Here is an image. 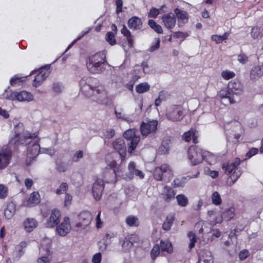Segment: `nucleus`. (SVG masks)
Here are the masks:
<instances>
[{
  "instance_id": "obj_15",
  "label": "nucleus",
  "mask_w": 263,
  "mask_h": 263,
  "mask_svg": "<svg viewBox=\"0 0 263 263\" xmlns=\"http://www.w3.org/2000/svg\"><path fill=\"white\" fill-rule=\"evenodd\" d=\"M61 216V214L59 210L56 209L52 210L47 220V227L53 228L56 226L60 222Z\"/></svg>"
},
{
  "instance_id": "obj_35",
  "label": "nucleus",
  "mask_w": 263,
  "mask_h": 263,
  "mask_svg": "<svg viewBox=\"0 0 263 263\" xmlns=\"http://www.w3.org/2000/svg\"><path fill=\"white\" fill-rule=\"evenodd\" d=\"M251 35L254 39L258 38L263 35V28L261 29V27L258 26L252 27Z\"/></svg>"
},
{
  "instance_id": "obj_37",
  "label": "nucleus",
  "mask_w": 263,
  "mask_h": 263,
  "mask_svg": "<svg viewBox=\"0 0 263 263\" xmlns=\"http://www.w3.org/2000/svg\"><path fill=\"white\" fill-rule=\"evenodd\" d=\"M148 24L151 28L153 29L155 31L158 33H162L163 30L162 27L157 24V23L153 20H149L148 21Z\"/></svg>"
},
{
  "instance_id": "obj_62",
  "label": "nucleus",
  "mask_w": 263,
  "mask_h": 263,
  "mask_svg": "<svg viewBox=\"0 0 263 263\" xmlns=\"http://www.w3.org/2000/svg\"><path fill=\"white\" fill-rule=\"evenodd\" d=\"M258 152V149L257 148H252L247 153V156L250 158L257 154Z\"/></svg>"
},
{
  "instance_id": "obj_30",
  "label": "nucleus",
  "mask_w": 263,
  "mask_h": 263,
  "mask_svg": "<svg viewBox=\"0 0 263 263\" xmlns=\"http://www.w3.org/2000/svg\"><path fill=\"white\" fill-rule=\"evenodd\" d=\"M175 220V216L174 214H171L167 216L165 221L162 225V228L165 231L170 230L172 225Z\"/></svg>"
},
{
  "instance_id": "obj_7",
  "label": "nucleus",
  "mask_w": 263,
  "mask_h": 263,
  "mask_svg": "<svg viewBox=\"0 0 263 263\" xmlns=\"http://www.w3.org/2000/svg\"><path fill=\"white\" fill-rule=\"evenodd\" d=\"M92 219V216L89 211H83L78 215V219L75 228L77 231L84 229L90 224Z\"/></svg>"
},
{
  "instance_id": "obj_16",
  "label": "nucleus",
  "mask_w": 263,
  "mask_h": 263,
  "mask_svg": "<svg viewBox=\"0 0 263 263\" xmlns=\"http://www.w3.org/2000/svg\"><path fill=\"white\" fill-rule=\"evenodd\" d=\"M161 18L165 27L167 28L171 29L175 26L176 18L175 14L172 13L165 14Z\"/></svg>"
},
{
  "instance_id": "obj_53",
  "label": "nucleus",
  "mask_w": 263,
  "mask_h": 263,
  "mask_svg": "<svg viewBox=\"0 0 263 263\" xmlns=\"http://www.w3.org/2000/svg\"><path fill=\"white\" fill-rule=\"evenodd\" d=\"M189 35L187 32H183L181 31H177L174 33V37L176 39L181 38L183 40L185 39Z\"/></svg>"
},
{
  "instance_id": "obj_6",
  "label": "nucleus",
  "mask_w": 263,
  "mask_h": 263,
  "mask_svg": "<svg viewBox=\"0 0 263 263\" xmlns=\"http://www.w3.org/2000/svg\"><path fill=\"white\" fill-rule=\"evenodd\" d=\"M158 121L156 120H148L142 122L140 125V132L143 137L153 135L157 130Z\"/></svg>"
},
{
  "instance_id": "obj_48",
  "label": "nucleus",
  "mask_w": 263,
  "mask_h": 263,
  "mask_svg": "<svg viewBox=\"0 0 263 263\" xmlns=\"http://www.w3.org/2000/svg\"><path fill=\"white\" fill-rule=\"evenodd\" d=\"M160 247L159 246L156 245L154 246L151 252V257L153 259H155L156 257L160 253Z\"/></svg>"
},
{
  "instance_id": "obj_21",
  "label": "nucleus",
  "mask_w": 263,
  "mask_h": 263,
  "mask_svg": "<svg viewBox=\"0 0 263 263\" xmlns=\"http://www.w3.org/2000/svg\"><path fill=\"white\" fill-rule=\"evenodd\" d=\"M121 33L126 38L129 48L134 47V37L132 35L130 31L127 28L125 25H123V27L121 30Z\"/></svg>"
},
{
  "instance_id": "obj_54",
  "label": "nucleus",
  "mask_w": 263,
  "mask_h": 263,
  "mask_svg": "<svg viewBox=\"0 0 263 263\" xmlns=\"http://www.w3.org/2000/svg\"><path fill=\"white\" fill-rule=\"evenodd\" d=\"M159 14V10L156 8H152L148 13V17L156 18Z\"/></svg>"
},
{
  "instance_id": "obj_28",
  "label": "nucleus",
  "mask_w": 263,
  "mask_h": 263,
  "mask_svg": "<svg viewBox=\"0 0 263 263\" xmlns=\"http://www.w3.org/2000/svg\"><path fill=\"white\" fill-rule=\"evenodd\" d=\"M240 160L238 158L235 159L234 162H232L231 163L228 164H222V168L225 170V172L227 174H230L235 168L239 165L240 164Z\"/></svg>"
},
{
  "instance_id": "obj_43",
  "label": "nucleus",
  "mask_w": 263,
  "mask_h": 263,
  "mask_svg": "<svg viewBox=\"0 0 263 263\" xmlns=\"http://www.w3.org/2000/svg\"><path fill=\"white\" fill-rule=\"evenodd\" d=\"M241 173L240 171H235L230 176L228 182H229V185H233L237 179L239 177Z\"/></svg>"
},
{
  "instance_id": "obj_40",
  "label": "nucleus",
  "mask_w": 263,
  "mask_h": 263,
  "mask_svg": "<svg viewBox=\"0 0 263 263\" xmlns=\"http://www.w3.org/2000/svg\"><path fill=\"white\" fill-rule=\"evenodd\" d=\"M236 74L234 72L228 70H223L221 73V77L225 80H229L234 78Z\"/></svg>"
},
{
  "instance_id": "obj_8",
  "label": "nucleus",
  "mask_w": 263,
  "mask_h": 263,
  "mask_svg": "<svg viewBox=\"0 0 263 263\" xmlns=\"http://www.w3.org/2000/svg\"><path fill=\"white\" fill-rule=\"evenodd\" d=\"M123 136L126 139L127 144L128 146V152L132 153L136 148L139 142L140 137L135 135L134 129L127 130L124 133Z\"/></svg>"
},
{
  "instance_id": "obj_50",
  "label": "nucleus",
  "mask_w": 263,
  "mask_h": 263,
  "mask_svg": "<svg viewBox=\"0 0 263 263\" xmlns=\"http://www.w3.org/2000/svg\"><path fill=\"white\" fill-rule=\"evenodd\" d=\"M8 194V188L4 184H0V198H5Z\"/></svg>"
},
{
  "instance_id": "obj_58",
  "label": "nucleus",
  "mask_w": 263,
  "mask_h": 263,
  "mask_svg": "<svg viewBox=\"0 0 263 263\" xmlns=\"http://www.w3.org/2000/svg\"><path fill=\"white\" fill-rule=\"evenodd\" d=\"M115 134V131L113 129H110L108 130H107L104 133V136L108 139H111L112 138Z\"/></svg>"
},
{
  "instance_id": "obj_61",
  "label": "nucleus",
  "mask_w": 263,
  "mask_h": 263,
  "mask_svg": "<svg viewBox=\"0 0 263 263\" xmlns=\"http://www.w3.org/2000/svg\"><path fill=\"white\" fill-rule=\"evenodd\" d=\"M249 252L246 250H244L240 252L239 257L241 260H244L249 256Z\"/></svg>"
},
{
  "instance_id": "obj_14",
  "label": "nucleus",
  "mask_w": 263,
  "mask_h": 263,
  "mask_svg": "<svg viewBox=\"0 0 263 263\" xmlns=\"http://www.w3.org/2000/svg\"><path fill=\"white\" fill-rule=\"evenodd\" d=\"M104 187V183L103 180L97 179L92 187V192L96 200H99L101 198Z\"/></svg>"
},
{
  "instance_id": "obj_27",
  "label": "nucleus",
  "mask_w": 263,
  "mask_h": 263,
  "mask_svg": "<svg viewBox=\"0 0 263 263\" xmlns=\"http://www.w3.org/2000/svg\"><path fill=\"white\" fill-rule=\"evenodd\" d=\"M15 212V204L12 202L8 203L4 211V215L5 217L8 219H11L13 216Z\"/></svg>"
},
{
  "instance_id": "obj_2",
  "label": "nucleus",
  "mask_w": 263,
  "mask_h": 263,
  "mask_svg": "<svg viewBox=\"0 0 263 263\" xmlns=\"http://www.w3.org/2000/svg\"><path fill=\"white\" fill-rule=\"evenodd\" d=\"M37 135L35 134H27L24 136L20 137L19 142L22 145L30 144L32 139L35 140L30 146L28 148L27 157L29 159H34L39 154L42 152L37 139H36Z\"/></svg>"
},
{
  "instance_id": "obj_44",
  "label": "nucleus",
  "mask_w": 263,
  "mask_h": 263,
  "mask_svg": "<svg viewBox=\"0 0 263 263\" xmlns=\"http://www.w3.org/2000/svg\"><path fill=\"white\" fill-rule=\"evenodd\" d=\"M212 203L216 205H220L221 203L220 195L217 192H214L212 195Z\"/></svg>"
},
{
  "instance_id": "obj_45",
  "label": "nucleus",
  "mask_w": 263,
  "mask_h": 263,
  "mask_svg": "<svg viewBox=\"0 0 263 263\" xmlns=\"http://www.w3.org/2000/svg\"><path fill=\"white\" fill-rule=\"evenodd\" d=\"M209 223L204 221H199L197 222L195 224V228L200 234H202L204 232V229H202V227H206L209 226Z\"/></svg>"
},
{
  "instance_id": "obj_47",
  "label": "nucleus",
  "mask_w": 263,
  "mask_h": 263,
  "mask_svg": "<svg viewBox=\"0 0 263 263\" xmlns=\"http://www.w3.org/2000/svg\"><path fill=\"white\" fill-rule=\"evenodd\" d=\"M68 188V185L67 183L66 182H63L59 187L56 190V193L58 195H60L61 194H63L64 193H65Z\"/></svg>"
},
{
  "instance_id": "obj_13",
  "label": "nucleus",
  "mask_w": 263,
  "mask_h": 263,
  "mask_svg": "<svg viewBox=\"0 0 263 263\" xmlns=\"http://www.w3.org/2000/svg\"><path fill=\"white\" fill-rule=\"evenodd\" d=\"M71 228L70 219L66 217L64 218L63 222L57 226L56 231L60 236H65L69 233Z\"/></svg>"
},
{
  "instance_id": "obj_11",
  "label": "nucleus",
  "mask_w": 263,
  "mask_h": 263,
  "mask_svg": "<svg viewBox=\"0 0 263 263\" xmlns=\"http://www.w3.org/2000/svg\"><path fill=\"white\" fill-rule=\"evenodd\" d=\"M126 144L127 142L123 138L117 139L112 143L114 149L119 154L121 161L125 159L126 155Z\"/></svg>"
},
{
  "instance_id": "obj_25",
  "label": "nucleus",
  "mask_w": 263,
  "mask_h": 263,
  "mask_svg": "<svg viewBox=\"0 0 263 263\" xmlns=\"http://www.w3.org/2000/svg\"><path fill=\"white\" fill-rule=\"evenodd\" d=\"M37 226V222L34 218H28L24 222V228L28 232H32Z\"/></svg>"
},
{
  "instance_id": "obj_57",
  "label": "nucleus",
  "mask_w": 263,
  "mask_h": 263,
  "mask_svg": "<svg viewBox=\"0 0 263 263\" xmlns=\"http://www.w3.org/2000/svg\"><path fill=\"white\" fill-rule=\"evenodd\" d=\"M102 255L101 253L95 254L92 258V263H100L101 261Z\"/></svg>"
},
{
  "instance_id": "obj_39",
  "label": "nucleus",
  "mask_w": 263,
  "mask_h": 263,
  "mask_svg": "<svg viewBox=\"0 0 263 263\" xmlns=\"http://www.w3.org/2000/svg\"><path fill=\"white\" fill-rule=\"evenodd\" d=\"M106 41L111 45L114 46L116 44L117 41L115 38V33L111 31H109L106 33L105 36Z\"/></svg>"
},
{
  "instance_id": "obj_42",
  "label": "nucleus",
  "mask_w": 263,
  "mask_h": 263,
  "mask_svg": "<svg viewBox=\"0 0 263 263\" xmlns=\"http://www.w3.org/2000/svg\"><path fill=\"white\" fill-rule=\"evenodd\" d=\"M129 172L127 174V176L129 179H132L137 170L136 169V165L134 162H130L128 166Z\"/></svg>"
},
{
  "instance_id": "obj_3",
  "label": "nucleus",
  "mask_w": 263,
  "mask_h": 263,
  "mask_svg": "<svg viewBox=\"0 0 263 263\" xmlns=\"http://www.w3.org/2000/svg\"><path fill=\"white\" fill-rule=\"evenodd\" d=\"M187 157L192 165L201 163L203 160L208 161V157H214L209 152L203 151L197 146H191L188 148Z\"/></svg>"
},
{
  "instance_id": "obj_38",
  "label": "nucleus",
  "mask_w": 263,
  "mask_h": 263,
  "mask_svg": "<svg viewBox=\"0 0 263 263\" xmlns=\"http://www.w3.org/2000/svg\"><path fill=\"white\" fill-rule=\"evenodd\" d=\"M176 199L178 205L181 206H186L189 202L187 198L183 194H179L176 196Z\"/></svg>"
},
{
  "instance_id": "obj_26",
  "label": "nucleus",
  "mask_w": 263,
  "mask_h": 263,
  "mask_svg": "<svg viewBox=\"0 0 263 263\" xmlns=\"http://www.w3.org/2000/svg\"><path fill=\"white\" fill-rule=\"evenodd\" d=\"M175 12L178 17L179 23L185 24L188 22V14L186 11L176 8L175 10Z\"/></svg>"
},
{
  "instance_id": "obj_9",
  "label": "nucleus",
  "mask_w": 263,
  "mask_h": 263,
  "mask_svg": "<svg viewBox=\"0 0 263 263\" xmlns=\"http://www.w3.org/2000/svg\"><path fill=\"white\" fill-rule=\"evenodd\" d=\"M166 116L172 121L181 120L183 118L182 107L178 105L170 106L167 110Z\"/></svg>"
},
{
  "instance_id": "obj_33",
  "label": "nucleus",
  "mask_w": 263,
  "mask_h": 263,
  "mask_svg": "<svg viewBox=\"0 0 263 263\" xmlns=\"http://www.w3.org/2000/svg\"><path fill=\"white\" fill-rule=\"evenodd\" d=\"M92 80L91 77H83L80 81V86L81 87V90L83 91V89L85 87H87L89 89H92L91 86L89 84Z\"/></svg>"
},
{
  "instance_id": "obj_20",
  "label": "nucleus",
  "mask_w": 263,
  "mask_h": 263,
  "mask_svg": "<svg viewBox=\"0 0 263 263\" xmlns=\"http://www.w3.org/2000/svg\"><path fill=\"white\" fill-rule=\"evenodd\" d=\"M128 26L132 29L138 30L142 28V22L137 16H133L128 21Z\"/></svg>"
},
{
  "instance_id": "obj_56",
  "label": "nucleus",
  "mask_w": 263,
  "mask_h": 263,
  "mask_svg": "<svg viewBox=\"0 0 263 263\" xmlns=\"http://www.w3.org/2000/svg\"><path fill=\"white\" fill-rule=\"evenodd\" d=\"M117 165V163L115 161H111L109 165V167L112 168L110 174L113 176L114 178L116 177V172L115 169Z\"/></svg>"
},
{
  "instance_id": "obj_10",
  "label": "nucleus",
  "mask_w": 263,
  "mask_h": 263,
  "mask_svg": "<svg viewBox=\"0 0 263 263\" xmlns=\"http://www.w3.org/2000/svg\"><path fill=\"white\" fill-rule=\"evenodd\" d=\"M12 151L8 145L3 146L0 150V169L6 167L10 163Z\"/></svg>"
},
{
  "instance_id": "obj_12",
  "label": "nucleus",
  "mask_w": 263,
  "mask_h": 263,
  "mask_svg": "<svg viewBox=\"0 0 263 263\" xmlns=\"http://www.w3.org/2000/svg\"><path fill=\"white\" fill-rule=\"evenodd\" d=\"M37 71L39 72L35 76L33 82V86L35 87L40 86L49 75L48 69L43 67L38 70L32 71L29 76L35 73Z\"/></svg>"
},
{
  "instance_id": "obj_31",
  "label": "nucleus",
  "mask_w": 263,
  "mask_h": 263,
  "mask_svg": "<svg viewBox=\"0 0 263 263\" xmlns=\"http://www.w3.org/2000/svg\"><path fill=\"white\" fill-rule=\"evenodd\" d=\"M160 249L162 251H166L171 253L173 251V248L171 243L167 240H161L159 246Z\"/></svg>"
},
{
  "instance_id": "obj_22",
  "label": "nucleus",
  "mask_w": 263,
  "mask_h": 263,
  "mask_svg": "<svg viewBox=\"0 0 263 263\" xmlns=\"http://www.w3.org/2000/svg\"><path fill=\"white\" fill-rule=\"evenodd\" d=\"M40 202V195L37 192L32 193L26 202V206L31 207L36 205Z\"/></svg>"
},
{
  "instance_id": "obj_1",
  "label": "nucleus",
  "mask_w": 263,
  "mask_h": 263,
  "mask_svg": "<svg viewBox=\"0 0 263 263\" xmlns=\"http://www.w3.org/2000/svg\"><path fill=\"white\" fill-rule=\"evenodd\" d=\"M106 54L105 50L101 51L86 59V67L90 73L98 74L102 72L103 66L107 63Z\"/></svg>"
},
{
  "instance_id": "obj_18",
  "label": "nucleus",
  "mask_w": 263,
  "mask_h": 263,
  "mask_svg": "<svg viewBox=\"0 0 263 263\" xmlns=\"http://www.w3.org/2000/svg\"><path fill=\"white\" fill-rule=\"evenodd\" d=\"M32 97L31 93L23 90L20 92L13 91L7 96L6 99H32Z\"/></svg>"
},
{
  "instance_id": "obj_52",
  "label": "nucleus",
  "mask_w": 263,
  "mask_h": 263,
  "mask_svg": "<svg viewBox=\"0 0 263 263\" xmlns=\"http://www.w3.org/2000/svg\"><path fill=\"white\" fill-rule=\"evenodd\" d=\"M83 157V152L79 151L76 152L72 156V160L74 162H78L80 159Z\"/></svg>"
},
{
  "instance_id": "obj_34",
  "label": "nucleus",
  "mask_w": 263,
  "mask_h": 263,
  "mask_svg": "<svg viewBox=\"0 0 263 263\" xmlns=\"http://www.w3.org/2000/svg\"><path fill=\"white\" fill-rule=\"evenodd\" d=\"M150 89V86L147 83H141L136 87V90L139 93H142L148 91Z\"/></svg>"
},
{
  "instance_id": "obj_4",
  "label": "nucleus",
  "mask_w": 263,
  "mask_h": 263,
  "mask_svg": "<svg viewBox=\"0 0 263 263\" xmlns=\"http://www.w3.org/2000/svg\"><path fill=\"white\" fill-rule=\"evenodd\" d=\"M243 90L242 83L239 79L236 78L229 82L228 88L221 90L219 96L222 98L231 99V95H240Z\"/></svg>"
},
{
  "instance_id": "obj_5",
  "label": "nucleus",
  "mask_w": 263,
  "mask_h": 263,
  "mask_svg": "<svg viewBox=\"0 0 263 263\" xmlns=\"http://www.w3.org/2000/svg\"><path fill=\"white\" fill-rule=\"evenodd\" d=\"M153 175L157 180L168 181L173 176V172L169 165L163 164L155 168Z\"/></svg>"
},
{
  "instance_id": "obj_32",
  "label": "nucleus",
  "mask_w": 263,
  "mask_h": 263,
  "mask_svg": "<svg viewBox=\"0 0 263 263\" xmlns=\"http://www.w3.org/2000/svg\"><path fill=\"white\" fill-rule=\"evenodd\" d=\"M229 33L228 32H224L222 35H218L217 34H214L211 36V40L214 41L217 44H220L223 41L228 39Z\"/></svg>"
},
{
  "instance_id": "obj_60",
  "label": "nucleus",
  "mask_w": 263,
  "mask_h": 263,
  "mask_svg": "<svg viewBox=\"0 0 263 263\" xmlns=\"http://www.w3.org/2000/svg\"><path fill=\"white\" fill-rule=\"evenodd\" d=\"M56 168L60 172H64L67 169L66 166L63 162L57 163Z\"/></svg>"
},
{
  "instance_id": "obj_51",
  "label": "nucleus",
  "mask_w": 263,
  "mask_h": 263,
  "mask_svg": "<svg viewBox=\"0 0 263 263\" xmlns=\"http://www.w3.org/2000/svg\"><path fill=\"white\" fill-rule=\"evenodd\" d=\"M237 60L242 64H246L248 61V57L244 53L238 55Z\"/></svg>"
},
{
  "instance_id": "obj_29",
  "label": "nucleus",
  "mask_w": 263,
  "mask_h": 263,
  "mask_svg": "<svg viewBox=\"0 0 263 263\" xmlns=\"http://www.w3.org/2000/svg\"><path fill=\"white\" fill-rule=\"evenodd\" d=\"M27 77H18L14 75L10 80V84L12 86H20L26 81Z\"/></svg>"
},
{
  "instance_id": "obj_24",
  "label": "nucleus",
  "mask_w": 263,
  "mask_h": 263,
  "mask_svg": "<svg viewBox=\"0 0 263 263\" xmlns=\"http://www.w3.org/2000/svg\"><path fill=\"white\" fill-rule=\"evenodd\" d=\"M175 195L174 191L171 187L165 186L164 187L162 195L165 201L169 202L174 199Z\"/></svg>"
},
{
  "instance_id": "obj_64",
  "label": "nucleus",
  "mask_w": 263,
  "mask_h": 263,
  "mask_svg": "<svg viewBox=\"0 0 263 263\" xmlns=\"http://www.w3.org/2000/svg\"><path fill=\"white\" fill-rule=\"evenodd\" d=\"M42 152L46 153L50 156H53L55 154V150L53 147L47 149H43Z\"/></svg>"
},
{
  "instance_id": "obj_63",
  "label": "nucleus",
  "mask_w": 263,
  "mask_h": 263,
  "mask_svg": "<svg viewBox=\"0 0 263 263\" xmlns=\"http://www.w3.org/2000/svg\"><path fill=\"white\" fill-rule=\"evenodd\" d=\"M33 180L30 178H26L25 180V184L27 189H30L32 184H33Z\"/></svg>"
},
{
  "instance_id": "obj_55",
  "label": "nucleus",
  "mask_w": 263,
  "mask_h": 263,
  "mask_svg": "<svg viewBox=\"0 0 263 263\" xmlns=\"http://www.w3.org/2000/svg\"><path fill=\"white\" fill-rule=\"evenodd\" d=\"M155 41V43H153L149 48V51L151 52L155 51L160 47V39L159 38H156Z\"/></svg>"
},
{
  "instance_id": "obj_59",
  "label": "nucleus",
  "mask_w": 263,
  "mask_h": 263,
  "mask_svg": "<svg viewBox=\"0 0 263 263\" xmlns=\"http://www.w3.org/2000/svg\"><path fill=\"white\" fill-rule=\"evenodd\" d=\"M116 4L117 6L116 12L119 14L122 11L123 2L122 0H116Z\"/></svg>"
},
{
  "instance_id": "obj_23",
  "label": "nucleus",
  "mask_w": 263,
  "mask_h": 263,
  "mask_svg": "<svg viewBox=\"0 0 263 263\" xmlns=\"http://www.w3.org/2000/svg\"><path fill=\"white\" fill-rule=\"evenodd\" d=\"M43 246L41 248L40 250V253L41 255H43L41 257L38 258L37 263H50V259L48 258V256L50 255V245L47 246L46 249V253L44 254L42 252L44 251Z\"/></svg>"
},
{
  "instance_id": "obj_41",
  "label": "nucleus",
  "mask_w": 263,
  "mask_h": 263,
  "mask_svg": "<svg viewBox=\"0 0 263 263\" xmlns=\"http://www.w3.org/2000/svg\"><path fill=\"white\" fill-rule=\"evenodd\" d=\"M126 223L130 226H138L139 224L138 218L134 216H129L126 219Z\"/></svg>"
},
{
  "instance_id": "obj_36",
  "label": "nucleus",
  "mask_w": 263,
  "mask_h": 263,
  "mask_svg": "<svg viewBox=\"0 0 263 263\" xmlns=\"http://www.w3.org/2000/svg\"><path fill=\"white\" fill-rule=\"evenodd\" d=\"M170 141L167 139L163 140L161 146L159 147V152L161 154H165L168 152L170 148Z\"/></svg>"
},
{
  "instance_id": "obj_19",
  "label": "nucleus",
  "mask_w": 263,
  "mask_h": 263,
  "mask_svg": "<svg viewBox=\"0 0 263 263\" xmlns=\"http://www.w3.org/2000/svg\"><path fill=\"white\" fill-rule=\"evenodd\" d=\"M262 76L263 65L254 66L250 71V78L252 80H257Z\"/></svg>"
},
{
  "instance_id": "obj_46",
  "label": "nucleus",
  "mask_w": 263,
  "mask_h": 263,
  "mask_svg": "<svg viewBox=\"0 0 263 263\" xmlns=\"http://www.w3.org/2000/svg\"><path fill=\"white\" fill-rule=\"evenodd\" d=\"M187 236L190 239V242L189 247L191 250L194 247L195 243L196 242V238L195 234L192 232H190L187 234Z\"/></svg>"
},
{
  "instance_id": "obj_49",
  "label": "nucleus",
  "mask_w": 263,
  "mask_h": 263,
  "mask_svg": "<svg viewBox=\"0 0 263 263\" xmlns=\"http://www.w3.org/2000/svg\"><path fill=\"white\" fill-rule=\"evenodd\" d=\"M194 133V130H190L183 134L182 138L185 141L189 142L192 139V137H193Z\"/></svg>"
},
{
  "instance_id": "obj_17",
  "label": "nucleus",
  "mask_w": 263,
  "mask_h": 263,
  "mask_svg": "<svg viewBox=\"0 0 263 263\" xmlns=\"http://www.w3.org/2000/svg\"><path fill=\"white\" fill-rule=\"evenodd\" d=\"M137 236L135 234H131L126 236L122 242V247L125 250H129L134 243L137 241Z\"/></svg>"
}]
</instances>
